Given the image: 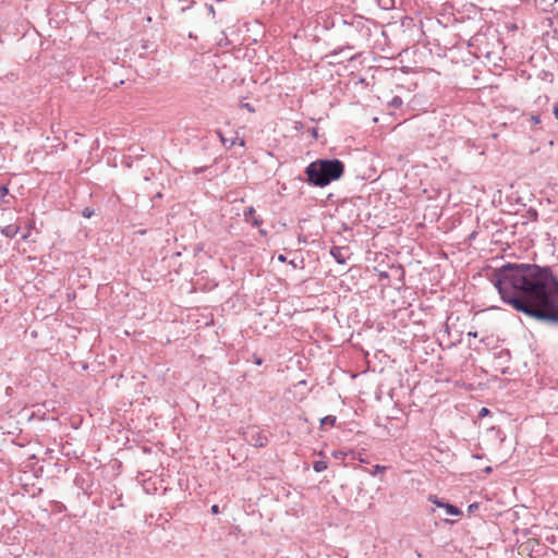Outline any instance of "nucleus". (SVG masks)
I'll use <instances>...</instances> for the list:
<instances>
[{"mask_svg":"<svg viewBox=\"0 0 558 558\" xmlns=\"http://www.w3.org/2000/svg\"><path fill=\"white\" fill-rule=\"evenodd\" d=\"M501 300L518 312L539 320L558 322V281L548 268L507 264L493 276Z\"/></svg>","mask_w":558,"mask_h":558,"instance_id":"obj_1","label":"nucleus"},{"mask_svg":"<svg viewBox=\"0 0 558 558\" xmlns=\"http://www.w3.org/2000/svg\"><path fill=\"white\" fill-rule=\"evenodd\" d=\"M343 172L344 165L338 159H318L311 162L305 169L308 183L319 187L339 180Z\"/></svg>","mask_w":558,"mask_h":558,"instance_id":"obj_2","label":"nucleus"},{"mask_svg":"<svg viewBox=\"0 0 558 558\" xmlns=\"http://www.w3.org/2000/svg\"><path fill=\"white\" fill-rule=\"evenodd\" d=\"M428 500L435 505V507L442 509L447 515L460 517L462 514V511L458 507L438 498L436 495H430Z\"/></svg>","mask_w":558,"mask_h":558,"instance_id":"obj_3","label":"nucleus"},{"mask_svg":"<svg viewBox=\"0 0 558 558\" xmlns=\"http://www.w3.org/2000/svg\"><path fill=\"white\" fill-rule=\"evenodd\" d=\"M20 228L16 225H8L1 229V233L8 238H13L17 234Z\"/></svg>","mask_w":558,"mask_h":558,"instance_id":"obj_4","label":"nucleus"},{"mask_svg":"<svg viewBox=\"0 0 558 558\" xmlns=\"http://www.w3.org/2000/svg\"><path fill=\"white\" fill-rule=\"evenodd\" d=\"M328 468V464L326 461H323V460H319V461H316L314 462L313 464V469L316 471V472H323L325 471L326 469Z\"/></svg>","mask_w":558,"mask_h":558,"instance_id":"obj_5","label":"nucleus"},{"mask_svg":"<svg viewBox=\"0 0 558 558\" xmlns=\"http://www.w3.org/2000/svg\"><path fill=\"white\" fill-rule=\"evenodd\" d=\"M331 255L336 258V260L340 264L344 263V258L340 255L339 248L335 247L331 250Z\"/></svg>","mask_w":558,"mask_h":558,"instance_id":"obj_6","label":"nucleus"},{"mask_svg":"<svg viewBox=\"0 0 558 558\" xmlns=\"http://www.w3.org/2000/svg\"><path fill=\"white\" fill-rule=\"evenodd\" d=\"M336 422V417L335 416H325L320 420V424L322 425H333Z\"/></svg>","mask_w":558,"mask_h":558,"instance_id":"obj_7","label":"nucleus"},{"mask_svg":"<svg viewBox=\"0 0 558 558\" xmlns=\"http://www.w3.org/2000/svg\"><path fill=\"white\" fill-rule=\"evenodd\" d=\"M266 442H267V438L265 436L258 435V437L255 440L254 445L263 447Z\"/></svg>","mask_w":558,"mask_h":558,"instance_id":"obj_8","label":"nucleus"},{"mask_svg":"<svg viewBox=\"0 0 558 558\" xmlns=\"http://www.w3.org/2000/svg\"><path fill=\"white\" fill-rule=\"evenodd\" d=\"M386 469H387V468H386V466H384V465L376 464V465L374 466V470H373V472H372L371 474H372V475H376L377 473L385 472V471H386Z\"/></svg>","mask_w":558,"mask_h":558,"instance_id":"obj_9","label":"nucleus"},{"mask_svg":"<svg viewBox=\"0 0 558 558\" xmlns=\"http://www.w3.org/2000/svg\"><path fill=\"white\" fill-rule=\"evenodd\" d=\"M255 213V209L253 207H250L245 210L244 216L248 220L251 217H253Z\"/></svg>","mask_w":558,"mask_h":558,"instance_id":"obj_10","label":"nucleus"},{"mask_svg":"<svg viewBox=\"0 0 558 558\" xmlns=\"http://www.w3.org/2000/svg\"><path fill=\"white\" fill-rule=\"evenodd\" d=\"M530 120H531L534 124H538V123H541V117H539V116H537V114H532V116L530 117Z\"/></svg>","mask_w":558,"mask_h":558,"instance_id":"obj_11","label":"nucleus"},{"mask_svg":"<svg viewBox=\"0 0 558 558\" xmlns=\"http://www.w3.org/2000/svg\"><path fill=\"white\" fill-rule=\"evenodd\" d=\"M401 104H402V100H401L399 97H395V98L392 99V105H393L395 107H398V106H400Z\"/></svg>","mask_w":558,"mask_h":558,"instance_id":"obj_12","label":"nucleus"},{"mask_svg":"<svg viewBox=\"0 0 558 558\" xmlns=\"http://www.w3.org/2000/svg\"><path fill=\"white\" fill-rule=\"evenodd\" d=\"M488 412H489V411H488V409H486V408H482V409H481V411H480V415H481V416H485V415H487V414H488Z\"/></svg>","mask_w":558,"mask_h":558,"instance_id":"obj_13","label":"nucleus"},{"mask_svg":"<svg viewBox=\"0 0 558 558\" xmlns=\"http://www.w3.org/2000/svg\"><path fill=\"white\" fill-rule=\"evenodd\" d=\"M211 512H213L214 514H217V513L219 512V507H218L217 505H213V506H211Z\"/></svg>","mask_w":558,"mask_h":558,"instance_id":"obj_14","label":"nucleus"},{"mask_svg":"<svg viewBox=\"0 0 558 558\" xmlns=\"http://www.w3.org/2000/svg\"><path fill=\"white\" fill-rule=\"evenodd\" d=\"M83 215H84L85 217L89 218V217L92 216V211H89V209H88V208H86V209H84Z\"/></svg>","mask_w":558,"mask_h":558,"instance_id":"obj_15","label":"nucleus"},{"mask_svg":"<svg viewBox=\"0 0 558 558\" xmlns=\"http://www.w3.org/2000/svg\"><path fill=\"white\" fill-rule=\"evenodd\" d=\"M236 142L240 146H244V140L242 138H236Z\"/></svg>","mask_w":558,"mask_h":558,"instance_id":"obj_16","label":"nucleus"},{"mask_svg":"<svg viewBox=\"0 0 558 558\" xmlns=\"http://www.w3.org/2000/svg\"><path fill=\"white\" fill-rule=\"evenodd\" d=\"M477 506L475 504L469 506V511H473Z\"/></svg>","mask_w":558,"mask_h":558,"instance_id":"obj_17","label":"nucleus"},{"mask_svg":"<svg viewBox=\"0 0 558 558\" xmlns=\"http://www.w3.org/2000/svg\"><path fill=\"white\" fill-rule=\"evenodd\" d=\"M555 118L558 120V106L554 110Z\"/></svg>","mask_w":558,"mask_h":558,"instance_id":"obj_18","label":"nucleus"},{"mask_svg":"<svg viewBox=\"0 0 558 558\" xmlns=\"http://www.w3.org/2000/svg\"><path fill=\"white\" fill-rule=\"evenodd\" d=\"M278 259H279L280 262H284V260H286V257H284L283 255H279Z\"/></svg>","mask_w":558,"mask_h":558,"instance_id":"obj_19","label":"nucleus"},{"mask_svg":"<svg viewBox=\"0 0 558 558\" xmlns=\"http://www.w3.org/2000/svg\"><path fill=\"white\" fill-rule=\"evenodd\" d=\"M255 363H256L257 365H260V364H262V360L257 357V359H256V361H255Z\"/></svg>","mask_w":558,"mask_h":558,"instance_id":"obj_20","label":"nucleus"},{"mask_svg":"<svg viewBox=\"0 0 558 558\" xmlns=\"http://www.w3.org/2000/svg\"><path fill=\"white\" fill-rule=\"evenodd\" d=\"M445 522H447V523H453V521H450V520H448V519H445Z\"/></svg>","mask_w":558,"mask_h":558,"instance_id":"obj_21","label":"nucleus"},{"mask_svg":"<svg viewBox=\"0 0 558 558\" xmlns=\"http://www.w3.org/2000/svg\"><path fill=\"white\" fill-rule=\"evenodd\" d=\"M253 222H254V225H258L259 223L257 219H254Z\"/></svg>","mask_w":558,"mask_h":558,"instance_id":"obj_22","label":"nucleus"}]
</instances>
